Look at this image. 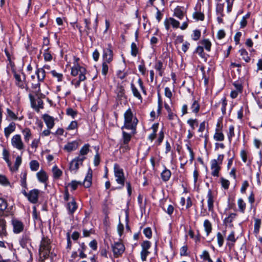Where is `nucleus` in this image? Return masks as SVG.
Returning <instances> with one entry per match:
<instances>
[{
	"label": "nucleus",
	"mask_w": 262,
	"mask_h": 262,
	"mask_svg": "<svg viewBox=\"0 0 262 262\" xmlns=\"http://www.w3.org/2000/svg\"><path fill=\"white\" fill-rule=\"evenodd\" d=\"M11 142L14 148L19 150H24L25 145L20 135H14L11 139Z\"/></svg>",
	"instance_id": "nucleus-8"
},
{
	"label": "nucleus",
	"mask_w": 262,
	"mask_h": 262,
	"mask_svg": "<svg viewBox=\"0 0 262 262\" xmlns=\"http://www.w3.org/2000/svg\"><path fill=\"white\" fill-rule=\"evenodd\" d=\"M86 70L85 68L80 66L78 63L75 64L71 68V74L73 76L79 75V79L75 82V79L72 80L71 84L74 85L75 88H77L80 86V82L86 79L85 74Z\"/></svg>",
	"instance_id": "nucleus-2"
},
{
	"label": "nucleus",
	"mask_w": 262,
	"mask_h": 262,
	"mask_svg": "<svg viewBox=\"0 0 262 262\" xmlns=\"http://www.w3.org/2000/svg\"><path fill=\"white\" fill-rule=\"evenodd\" d=\"M31 242V238L30 237L29 233L25 232L22 235L20 240L19 243L23 248H25L27 246L28 244H29Z\"/></svg>",
	"instance_id": "nucleus-20"
},
{
	"label": "nucleus",
	"mask_w": 262,
	"mask_h": 262,
	"mask_svg": "<svg viewBox=\"0 0 262 262\" xmlns=\"http://www.w3.org/2000/svg\"><path fill=\"white\" fill-rule=\"evenodd\" d=\"M27 170H24L21 172L20 174V185L21 186L25 189H27Z\"/></svg>",
	"instance_id": "nucleus-33"
},
{
	"label": "nucleus",
	"mask_w": 262,
	"mask_h": 262,
	"mask_svg": "<svg viewBox=\"0 0 262 262\" xmlns=\"http://www.w3.org/2000/svg\"><path fill=\"white\" fill-rule=\"evenodd\" d=\"M132 138V135L125 131H122V138L121 143L124 144H128Z\"/></svg>",
	"instance_id": "nucleus-38"
},
{
	"label": "nucleus",
	"mask_w": 262,
	"mask_h": 262,
	"mask_svg": "<svg viewBox=\"0 0 262 262\" xmlns=\"http://www.w3.org/2000/svg\"><path fill=\"white\" fill-rule=\"evenodd\" d=\"M217 127L215 129V133L213 136L214 139L216 141H223L224 140V135L223 133L220 130L219 128V123L217 124Z\"/></svg>",
	"instance_id": "nucleus-30"
},
{
	"label": "nucleus",
	"mask_w": 262,
	"mask_h": 262,
	"mask_svg": "<svg viewBox=\"0 0 262 262\" xmlns=\"http://www.w3.org/2000/svg\"><path fill=\"white\" fill-rule=\"evenodd\" d=\"M261 220L259 219H254V233L257 234L259 233V229L261 226Z\"/></svg>",
	"instance_id": "nucleus-45"
},
{
	"label": "nucleus",
	"mask_w": 262,
	"mask_h": 262,
	"mask_svg": "<svg viewBox=\"0 0 262 262\" xmlns=\"http://www.w3.org/2000/svg\"><path fill=\"white\" fill-rule=\"evenodd\" d=\"M11 224L13 226V231L14 233L18 234L24 230V225L20 221L16 219H13L11 220Z\"/></svg>",
	"instance_id": "nucleus-10"
},
{
	"label": "nucleus",
	"mask_w": 262,
	"mask_h": 262,
	"mask_svg": "<svg viewBox=\"0 0 262 262\" xmlns=\"http://www.w3.org/2000/svg\"><path fill=\"white\" fill-rule=\"evenodd\" d=\"M43 57L46 61H51L52 60V55H51V52L49 51V48L45 50Z\"/></svg>",
	"instance_id": "nucleus-49"
},
{
	"label": "nucleus",
	"mask_w": 262,
	"mask_h": 262,
	"mask_svg": "<svg viewBox=\"0 0 262 262\" xmlns=\"http://www.w3.org/2000/svg\"><path fill=\"white\" fill-rule=\"evenodd\" d=\"M154 68L158 72V74L160 77L163 76L165 67L161 60H158L155 63Z\"/></svg>",
	"instance_id": "nucleus-24"
},
{
	"label": "nucleus",
	"mask_w": 262,
	"mask_h": 262,
	"mask_svg": "<svg viewBox=\"0 0 262 262\" xmlns=\"http://www.w3.org/2000/svg\"><path fill=\"white\" fill-rule=\"evenodd\" d=\"M83 160L78 157H75L73 159L70 164V170L71 171L76 172L79 168V166L82 165Z\"/></svg>",
	"instance_id": "nucleus-11"
},
{
	"label": "nucleus",
	"mask_w": 262,
	"mask_h": 262,
	"mask_svg": "<svg viewBox=\"0 0 262 262\" xmlns=\"http://www.w3.org/2000/svg\"><path fill=\"white\" fill-rule=\"evenodd\" d=\"M52 172L53 173V178L55 179H58L62 175V171L59 169L56 165L52 168Z\"/></svg>",
	"instance_id": "nucleus-39"
},
{
	"label": "nucleus",
	"mask_w": 262,
	"mask_h": 262,
	"mask_svg": "<svg viewBox=\"0 0 262 262\" xmlns=\"http://www.w3.org/2000/svg\"><path fill=\"white\" fill-rule=\"evenodd\" d=\"M108 62L106 61H103L102 64V74L105 76L106 74H107L108 71Z\"/></svg>",
	"instance_id": "nucleus-53"
},
{
	"label": "nucleus",
	"mask_w": 262,
	"mask_h": 262,
	"mask_svg": "<svg viewBox=\"0 0 262 262\" xmlns=\"http://www.w3.org/2000/svg\"><path fill=\"white\" fill-rule=\"evenodd\" d=\"M150 253V252L147 250H144L142 249L140 255H141V258L142 261H145L146 260L147 257L148 255V254Z\"/></svg>",
	"instance_id": "nucleus-61"
},
{
	"label": "nucleus",
	"mask_w": 262,
	"mask_h": 262,
	"mask_svg": "<svg viewBox=\"0 0 262 262\" xmlns=\"http://www.w3.org/2000/svg\"><path fill=\"white\" fill-rule=\"evenodd\" d=\"M227 245L229 246L230 248L233 247L236 241V238L235 237L234 232L231 231L230 234L227 237Z\"/></svg>",
	"instance_id": "nucleus-29"
},
{
	"label": "nucleus",
	"mask_w": 262,
	"mask_h": 262,
	"mask_svg": "<svg viewBox=\"0 0 262 262\" xmlns=\"http://www.w3.org/2000/svg\"><path fill=\"white\" fill-rule=\"evenodd\" d=\"M8 203L6 200L0 198V216L7 215L8 211L6 210Z\"/></svg>",
	"instance_id": "nucleus-21"
},
{
	"label": "nucleus",
	"mask_w": 262,
	"mask_h": 262,
	"mask_svg": "<svg viewBox=\"0 0 262 262\" xmlns=\"http://www.w3.org/2000/svg\"><path fill=\"white\" fill-rule=\"evenodd\" d=\"M35 74L37 75L39 82L43 81L46 77V72L43 68H38L36 70Z\"/></svg>",
	"instance_id": "nucleus-31"
},
{
	"label": "nucleus",
	"mask_w": 262,
	"mask_h": 262,
	"mask_svg": "<svg viewBox=\"0 0 262 262\" xmlns=\"http://www.w3.org/2000/svg\"><path fill=\"white\" fill-rule=\"evenodd\" d=\"M124 125L121 129L126 128L132 130L133 134L136 133L137 125L138 120L134 115L130 108H128L124 114Z\"/></svg>",
	"instance_id": "nucleus-1"
},
{
	"label": "nucleus",
	"mask_w": 262,
	"mask_h": 262,
	"mask_svg": "<svg viewBox=\"0 0 262 262\" xmlns=\"http://www.w3.org/2000/svg\"><path fill=\"white\" fill-rule=\"evenodd\" d=\"M171 175V172L170 170L165 167V169L161 173V177L162 180L164 182L168 181Z\"/></svg>",
	"instance_id": "nucleus-32"
},
{
	"label": "nucleus",
	"mask_w": 262,
	"mask_h": 262,
	"mask_svg": "<svg viewBox=\"0 0 262 262\" xmlns=\"http://www.w3.org/2000/svg\"><path fill=\"white\" fill-rule=\"evenodd\" d=\"M190 108L193 113L197 114L200 111V104L199 102L195 99H193Z\"/></svg>",
	"instance_id": "nucleus-43"
},
{
	"label": "nucleus",
	"mask_w": 262,
	"mask_h": 262,
	"mask_svg": "<svg viewBox=\"0 0 262 262\" xmlns=\"http://www.w3.org/2000/svg\"><path fill=\"white\" fill-rule=\"evenodd\" d=\"M103 61L110 63L113 60V51L110 48L105 49L103 52Z\"/></svg>",
	"instance_id": "nucleus-17"
},
{
	"label": "nucleus",
	"mask_w": 262,
	"mask_h": 262,
	"mask_svg": "<svg viewBox=\"0 0 262 262\" xmlns=\"http://www.w3.org/2000/svg\"><path fill=\"white\" fill-rule=\"evenodd\" d=\"M6 111L7 117H9L10 119L16 120L18 119L17 115L10 109L7 108Z\"/></svg>",
	"instance_id": "nucleus-52"
},
{
	"label": "nucleus",
	"mask_w": 262,
	"mask_h": 262,
	"mask_svg": "<svg viewBox=\"0 0 262 262\" xmlns=\"http://www.w3.org/2000/svg\"><path fill=\"white\" fill-rule=\"evenodd\" d=\"M195 11L192 14L193 18L196 20L203 21L204 19V14L201 12V4L198 3L194 8Z\"/></svg>",
	"instance_id": "nucleus-12"
},
{
	"label": "nucleus",
	"mask_w": 262,
	"mask_h": 262,
	"mask_svg": "<svg viewBox=\"0 0 262 262\" xmlns=\"http://www.w3.org/2000/svg\"><path fill=\"white\" fill-rule=\"evenodd\" d=\"M195 52L199 54V55L205 60L207 59V55L204 52L203 47L202 46H198L195 51Z\"/></svg>",
	"instance_id": "nucleus-44"
},
{
	"label": "nucleus",
	"mask_w": 262,
	"mask_h": 262,
	"mask_svg": "<svg viewBox=\"0 0 262 262\" xmlns=\"http://www.w3.org/2000/svg\"><path fill=\"white\" fill-rule=\"evenodd\" d=\"M224 4L217 3L216 6V13L218 15H221V17L224 16Z\"/></svg>",
	"instance_id": "nucleus-41"
},
{
	"label": "nucleus",
	"mask_w": 262,
	"mask_h": 262,
	"mask_svg": "<svg viewBox=\"0 0 262 262\" xmlns=\"http://www.w3.org/2000/svg\"><path fill=\"white\" fill-rule=\"evenodd\" d=\"M239 52L240 53L241 56L242 57L243 59L246 62H249L250 60V58L248 56V53L247 51L244 49H242L239 50Z\"/></svg>",
	"instance_id": "nucleus-46"
},
{
	"label": "nucleus",
	"mask_w": 262,
	"mask_h": 262,
	"mask_svg": "<svg viewBox=\"0 0 262 262\" xmlns=\"http://www.w3.org/2000/svg\"><path fill=\"white\" fill-rule=\"evenodd\" d=\"M12 72L15 79L16 85L21 89L25 88L28 91L29 88L26 82V75L23 73H21L22 75H20L14 70H13Z\"/></svg>",
	"instance_id": "nucleus-6"
},
{
	"label": "nucleus",
	"mask_w": 262,
	"mask_h": 262,
	"mask_svg": "<svg viewBox=\"0 0 262 262\" xmlns=\"http://www.w3.org/2000/svg\"><path fill=\"white\" fill-rule=\"evenodd\" d=\"M216 236L218 245L220 247H221L224 242V236L220 232H218Z\"/></svg>",
	"instance_id": "nucleus-60"
},
{
	"label": "nucleus",
	"mask_w": 262,
	"mask_h": 262,
	"mask_svg": "<svg viewBox=\"0 0 262 262\" xmlns=\"http://www.w3.org/2000/svg\"><path fill=\"white\" fill-rule=\"evenodd\" d=\"M221 103L222 107L221 110L222 114L225 115L226 114V107L227 106V100L225 97L223 98L221 101L219 103Z\"/></svg>",
	"instance_id": "nucleus-57"
},
{
	"label": "nucleus",
	"mask_w": 262,
	"mask_h": 262,
	"mask_svg": "<svg viewBox=\"0 0 262 262\" xmlns=\"http://www.w3.org/2000/svg\"><path fill=\"white\" fill-rule=\"evenodd\" d=\"M40 191L37 189H33L29 192L28 197V200L33 204H35L38 202V195Z\"/></svg>",
	"instance_id": "nucleus-14"
},
{
	"label": "nucleus",
	"mask_w": 262,
	"mask_h": 262,
	"mask_svg": "<svg viewBox=\"0 0 262 262\" xmlns=\"http://www.w3.org/2000/svg\"><path fill=\"white\" fill-rule=\"evenodd\" d=\"M29 97L31 102V107L37 112H39L40 109L43 108V101L39 98H34L33 96L30 94Z\"/></svg>",
	"instance_id": "nucleus-7"
},
{
	"label": "nucleus",
	"mask_w": 262,
	"mask_h": 262,
	"mask_svg": "<svg viewBox=\"0 0 262 262\" xmlns=\"http://www.w3.org/2000/svg\"><path fill=\"white\" fill-rule=\"evenodd\" d=\"M224 158V155H219L217 159H212L210 161L211 174L213 177H218L221 170V165Z\"/></svg>",
	"instance_id": "nucleus-4"
},
{
	"label": "nucleus",
	"mask_w": 262,
	"mask_h": 262,
	"mask_svg": "<svg viewBox=\"0 0 262 262\" xmlns=\"http://www.w3.org/2000/svg\"><path fill=\"white\" fill-rule=\"evenodd\" d=\"M82 183L80 181H77L75 180L72 181L68 186H71L72 190H75L77 189L78 185H81Z\"/></svg>",
	"instance_id": "nucleus-56"
},
{
	"label": "nucleus",
	"mask_w": 262,
	"mask_h": 262,
	"mask_svg": "<svg viewBox=\"0 0 262 262\" xmlns=\"http://www.w3.org/2000/svg\"><path fill=\"white\" fill-rule=\"evenodd\" d=\"M237 216V213H231L228 215L227 217L224 219V220H223V223L226 226H229V227H233V225L232 224V222Z\"/></svg>",
	"instance_id": "nucleus-16"
},
{
	"label": "nucleus",
	"mask_w": 262,
	"mask_h": 262,
	"mask_svg": "<svg viewBox=\"0 0 262 262\" xmlns=\"http://www.w3.org/2000/svg\"><path fill=\"white\" fill-rule=\"evenodd\" d=\"M240 156L242 159V161L244 163H246L247 162H248L247 164V166H249L251 165L252 161V159L250 158L248 156V153L246 150H241Z\"/></svg>",
	"instance_id": "nucleus-26"
},
{
	"label": "nucleus",
	"mask_w": 262,
	"mask_h": 262,
	"mask_svg": "<svg viewBox=\"0 0 262 262\" xmlns=\"http://www.w3.org/2000/svg\"><path fill=\"white\" fill-rule=\"evenodd\" d=\"M90 145L89 144H84L80 149L78 157L82 159L83 160L86 159V155L90 151Z\"/></svg>",
	"instance_id": "nucleus-22"
},
{
	"label": "nucleus",
	"mask_w": 262,
	"mask_h": 262,
	"mask_svg": "<svg viewBox=\"0 0 262 262\" xmlns=\"http://www.w3.org/2000/svg\"><path fill=\"white\" fill-rule=\"evenodd\" d=\"M142 249L147 250L151 247V243L148 241H145L141 244Z\"/></svg>",
	"instance_id": "nucleus-63"
},
{
	"label": "nucleus",
	"mask_w": 262,
	"mask_h": 262,
	"mask_svg": "<svg viewBox=\"0 0 262 262\" xmlns=\"http://www.w3.org/2000/svg\"><path fill=\"white\" fill-rule=\"evenodd\" d=\"M238 210L240 212L244 213L246 208V204L243 199L239 198L237 200Z\"/></svg>",
	"instance_id": "nucleus-36"
},
{
	"label": "nucleus",
	"mask_w": 262,
	"mask_h": 262,
	"mask_svg": "<svg viewBox=\"0 0 262 262\" xmlns=\"http://www.w3.org/2000/svg\"><path fill=\"white\" fill-rule=\"evenodd\" d=\"M30 167L32 171H37L39 167V164L36 160H32L30 162Z\"/></svg>",
	"instance_id": "nucleus-48"
},
{
	"label": "nucleus",
	"mask_w": 262,
	"mask_h": 262,
	"mask_svg": "<svg viewBox=\"0 0 262 262\" xmlns=\"http://www.w3.org/2000/svg\"><path fill=\"white\" fill-rule=\"evenodd\" d=\"M21 163V158L20 156H17L16 158L14 165L13 167H10V170L12 171H17L19 166Z\"/></svg>",
	"instance_id": "nucleus-42"
},
{
	"label": "nucleus",
	"mask_w": 262,
	"mask_h": 262,
	"mask_svg": "<svg viewBox=\"0 0 262 262\" xmlns=\"http://www.w3.org/2000/svg\"><path fill=\"white\" fill-rule=\"evenodd\" d=\"M221 182L222 184V186L225 189H228L230 185V182L223 178H222L221 179Z\"/></svg>",
	"instance_id": "nucleus-62"
},
{
	"label": "nucleus",
	"mask_w": 262,
	"mask_h": 262,
	"mask_svg": "<svg viewBox=\"0 0 262 262\" xmlns=\"http://www.w3.org/2000/svg\"><path fill=\"white\" fill-rule=\"evenodd\" d=\"M201 43L204 46L206 51L209 52L211 50V43L208 39H204L201 41Z\"/></svg>",
	"instance_id": "nucleus-47"
},
{
	"label": "nucleus",
	"mask_w": 262,
	"mask_h": 262,
	"mask_svg": "<svg viewBox=\"0 0 262 262\" xmlns=\"http://www.w3.org/2000/svg\"><path fill=\"white\" fill-rule=\"evenodd\" d=\"M36 177L38 181L42 183H45L48 179L47 173L43 170H40L36 173Z\"/></svg>",
	"instance_id": "nucleus-25"
},
{
	"label": "nucleus",
	"mask_w": 262,
	"mask_h": 262,
	"mask_svg": "<svg viewBox=\"0 0 262 262\" xmlns=\"http://www.w3.org/2000/svg\"><path fill=\"white\" fill-rule=\"evenodd\" d=\"M234 127L233 125H231L229 127V132L228 133L227 136L230 142H231L232 140V137L234 136Z\"/></svg>",
	"instance_id": "nucleus-51"
},
{
	"label": "nucleus",
	"mask_w": 262,
	"mask_h": 262,
	"mask_svg": "<svg viewBox=\"0 0 262 262\" xmlns=\"http://www.w3.org/2000/svg\"><path fill=\"white\" fill-rule=\"evenodd\" d=\"M92 171L89 169L86 176L83 182V185L85 188H89L92 185Z\"/></svg>",
	"instance_id": "nucleus-27"
},
{
	"label": "nucleus",
	"mask_w": 262,
	"mask_h": 262,
	"mask_svg": "<svg viewBox=\"0 0 262 262\" xmlns=\"http://www.w3.org/2000/svg\"><path fill=\"white\" fill-rule=\"evenodd\" d=\"M7 235L6 221L2 216H0V237H6Z\"/></svg>",
	"instance_id": "nucleus-19"
},
{
	"label": "nucleus",
	"mask_w": 262,
	"mask_h": 262,
	"mask_svg": "<svg viewBox=\"0 0 262 262\" xmlns=\"http://www.w3.org/2000/svg\"><path fill=\"white\" fill-rule=\"evenodd\" d=\"M42 118L45 122L47 126V128H48L49 129H52V128H53L55 125V120L54 118L53 117L50 116L48 114H44L42 116Z\"/></svg>",
	"instance_id": "nucleus-15"
},
{
	"label": "nucleus",
	"mask_w": 262,
	"mask_h": 262,
	"mask_svg": "<svg viewBox=\"0 0 262 262\" xmlns=\"http://www.w3.org/2000/svg\"><path fill=\"white\" fill-rule=\"evenodd\" d=\"M187 123L190 125L192 130H194L195 127L198 125V121L196 119H189L187 120Z\"/></svg>",
	"instance_id": "nucleus-50"
},
{
	"label": "nucleus",
	"mask_w": 262,
	"mask_h": 262,
	"mask_svg": "<svg viewBox=\"0 0 262 262\" xmlns=\"http://www.w3.org/2000/svg\"><path fill=\"white\" fill-rule=\"evenodd\" d=\"M174 16L181 19L184 16V13L179 8H176L174 11Z\"/></svg>",
	"instance_id": "nucleus-54"
},
{
	"label": "nucleus",
	"mask_w": 262,
	"mask_h": 262,
	"mask_svg": "<svg viewBox=\"0 0 262 262\" xmlns=\"http://www.w3.org/2000/svg\"><path fill=\"white\" fill-rule=\"evenodd\" d=\"M51 249V242L47 237H43L40 242L39 254L40 258H47L50 253Z\"/></svg>",
	"instance_id": "nucleus-3"
},
{
	"label": "nucleus",
	"mask_w": 262,
	"mask_h": 262,
	"mask_svg": "<svg viewBox=\"0 0 262 262\" xmlns=\"http://www.w3.org/2000/svg\"><path fill=\"white\" fill-rule=\"evenodd\" d=\"M21 132L25 142L28 143L32 137V133L30 129L28 127H26L23 129Z\"/></svg>",
	"instance_id": "nucleus-34"
},
{
	"label": "nucleus",
	"mask_w": 262,
	"mask_h": 262,
	"mask_svg": "<svg viewBox=\"0 0 262 262\" xmlns=\"http://www.w3.org/2000/svg\"><path fill=\"white\" fill-rule=\"evenodd\" d=\"M114 170L116 181L117 184L120 185L119 188H122L124 187L125 182L123 170L118 164L115 163L114 165Z\"/></svg>",
	"instance_id": "nucleus-5"
},
{
	"label": "nucleus",
	"mask_w": 262,
	"mask_h": 262,
	"mask_svg": "<svg viewBox=\"0 0 262 262\" xmlns=\"http://www.w3.org/2000/svg\"><path fill=\"white\" fill-rule=\"evenodd\" d=\"M130 87H131L132 91L134 96L136 98H137L138 99L142 101V96H141L139 91H138V90L135 86V84L133 83H131Z\"/></svg>",
	"instance_id": "nucleus-37"
},
{
	"label": "nucleus",
	"mask_w": 262,
	"mask_h": 262,
	"mask_svg": "<svg viewBox=\"0 0 262 262\" xmlns=\"http://www.w3.org/2000/svg\"><path fill=\"white\" fill-rule=\"evenodd\" d=\"M0 184L4 186H8L10 185V182L5 176L0 174Z\"/></svg>",
	"instance_id": "nucleus-59"
},
{
	"label": "nucleus",
	"mask_w": 262,
	"mask_h": 262,
	"mask_svg": "<svg viewBox=\"0 0 262 262\" xmlns=\"http://www.w3.org/2000/svg\"><path fill=\"white\" fill-rule=\"evenodd\" d=\"M78 127V123L76 121H72L69 125L66 128L67 130H73L77 128Z\"/></svg>",
	"instance_id": "nucleus-64"
},
{
	"label": "nucleus",
	"mask_w": 262,
	"mask_h": 262,
	"mask_svg": "<svg viewBox=\"0 0 262 262\" xmlns=\"http://www.w3.org/2000/svg\"><path fill=\"white\" fill-rule=\"evenodd\" d=\"M78 147V143L76 141H74L67 144L64 149L69 152L76 150Z\"/></svg>",
	"instance_id": "nucleus-28"
},
{
	"label": "nucleus",
	"mask_w": 262,
	"mask_h": 262,
	"mask_svg": "<svg viewBox=\"0 0 262 262\" xmlns=\"http://www.w3.org/2000/svg\"><path fill=\"white\" fill-rule=\"evenodd\" d=\"M52 76L56 78L58 81H61L63 79V75L61 73H57L55 70H53L51 72Z\"/></svg>",
	"instance_id": "nucleus-58"
},
{
	"label": "nucleus",
	"mask_w": 262,
	"mask_h": 262,
	"mask_svg": "<svg viewBox=\"0 0 262 262\" xmlns=\"http://www.w3.org/2000/svg\"><path fill=\"white\" fill-rule=\"evenodd\" d=\"M86 248V246L84 243L80 244V248L78 249V251L79 252V256L80 258H84L86 257V255L84 253Z\"/></svg>",
	"instance_id": "nucleus-40"
},
{
	"label": "nucleus",
	"mask_w": 262,
	"mask_h": 262,
	"mask_svg": "<svg viewBox=\"0 0 262 262\" xmlns=\"http://www.w3.org/2000/svg\"><path fill=\"white\" fill-rule=\"evenodd\" d=\"M203 226L206 232V235L208 236L212 231V224L208 220H205L204 222Z\"/></svg>",
	"instance_id": "nucleus-35"
},
{
	"label": "nucleus",
	"mask_w": 262,
	"mask_h": 262,
	"mask_svg": "<svg viewBox=\"0 0 262 262\" xmlns=\"http://www.w3.org/2000/svg\"><path fill=\"white\" fill-rule=\"evenodd\" d=\"M138 53V49L137 47L136 43L132 42L131 44V55L136 57Z\"/></svg>",
	"instance_id": "nucleus-55"
},
{
	"label": "nucleus",
	"mask_w": 262,
	"mask_h": 262,
	"mask_svg": "<svg viewBox=\"0 0 262 262\" xmlns=\"http://www.w3.org/2000/svg\"><path fill=\"white\" fill-rule=\"evenodd\" d=\"M71 199V201L67 205V208L70 214H73L77 209V205L75 199L72 197Z\"/></svg>",
	"instance_id": "nucleus-18"
},
{
	"label": "nucleus",
	"mask_w": 262,
	"mask_h": 262,
	"mask_svg": "<svg viewBox=\"0 0 262 262\" xmlns=\"http://www.w3.org/2000/svg\"><path fill=\"white\" fill-rule=\"evenodd\" d=\"M207 198L208 211L213 213L214 212V199L212 191L211 189H209L208 191Z\"/></svg>",
	"instance_id": "nucleus-13"
},
{
	"label": "nucleus",
	"mask_w": 262,
	"mask_h": 262,
	"mask_svg": "<svg viewBox=\"0 0 262 262\" xmlns=\"http://www.w3.org/2000/svg\"><path fill=\"white\" fill-rule=\"evenodd\" d=\"M16 128V124L14 122H11L9 125L5 127L4 129L5 136L7 138H8L10 135L15 131Z\"/></svg>",
	"instance_id": "nucleus-23"
},
{
	"label": "nucleus",
	"mask_w": 262,
	"mask_h": 262,
	"mask_svg": "<svg viewBox=\"0 0 262 262\" xmlns=\"http://www.w3.org/2000/svg\"><path fill=\"white\" fill-rule=\"evenodd\" d=\"M112 248L114 255L116 257L120 256L125 250V247L121 242H115L112 245Z\"/></svg>",
	"instance_id": "nucleus-9"
}]
</instances>
